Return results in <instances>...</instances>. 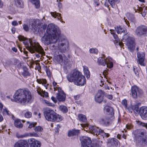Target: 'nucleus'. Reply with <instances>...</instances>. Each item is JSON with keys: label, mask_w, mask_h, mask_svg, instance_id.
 Wrapping results in <instances>:
<instances>
[{"label": "nucleus", "mask_w": 147, "mask_h": 147, "mask_svg": "<svg viewBox=\"0 0 147 147\" xmlns=\"http://www.w3.org/2000/svg\"><path fill=\"white\" fill-rule=\"evenodd\" d=\"M136 122L138 124L146 127L147 129V123H144L139 121H136Z\"/></svg>", "instance_id": "a19ab883"}, {"label": "nucleus", "mask_w": 147, "mask_h": 147, "mask_svg": "<svg viewBox=\"0 0 147 147\" xmlns=\"http://www.w3.org/2000/svg\"><path fill=\"white\" fill-rule=\"evenodd\" d=\"M139 103H136V104H135L134 105H133L132 107V109L133 110H139V107L138 106Z\"/></svg>", "instance_id": "79ce46f5"}, {"label": "nucleus", "mask_w": 147, "mask_h": 147, "mask_svg": "<svg viewBox=\"0 0 147 147\" xmlns=\"http://www.w3.org/2000/svg\"><path fill=\"white\" fill-rule=\"evenodd\" d=\"M12 24L13 26H16L18 25V24L16 21H14L12 22Z\"/></svg>", "instance_id": "bf43d9fd"}, {"label": "nucleus", "mask_w": 147, "mask_h": 147, "mask_svg": "<svg viewBox=\"0 0 147 147\" xmlns=\"http://www.w3.org/2000/svg\"><path fill=\"white\" fill-rule=\"evenodd\" d=\"M137 113H140L142 119L144 120L147 119V111H136Z\"/></svg>", "instance_id": "bb28decb"}, {"label": "nucleus", "mask_w": 147, "mask_h": 147, "mask_svg": "<svg viewBox=\"0 0 147 147\" xmlns=\"http://www.w3.org/2000/svg\"><path fill=\"white\" fill-rule=\"evenodd\" d=\"M126 127L127 129L130 130L133 128V126L131 124H128L126 125Z\"/></svg>", "instance_id": "5fc2aeb1"}, {"label": "nucleus", "mask_w": 147, "mask_h": 147, "mask_svg": "<svg viewBox=\"0 0 147 147\" xmlns=\"http://www.w3.org/2000/svg\"><path fill=\"white\" fill-rule=\"evenodd\" d=\"M51 14L53 17L55 18H57L59 20H60L62 18L61 14L58 13H57L56 11L51 12Z\"/></svg>", "instance_id": "7c9ffc66"}, {"label": "nucleus", "mask_w": 147, "mask_h": 147, "mask_svg": "<svg viewBox=\"0 0 147 147\" xmlns=\"http://www.w3.org/2000/svg\"><path fill=\"white\" fill-rule=\"evenodd\" d=\"M133 134L136 142H139L142 139L145 138L144 136L146 134V131L144 129H137L134 131Z\"/></svg>", "instance_id": "6e6552de"}, {"label": "nucleus", "mask_w": 147, "mask_h": 147, "mask_svg": "<svg viewBox=\"0 0 147 147\" xmlns=\"http://www.w3.org/2000/svg\"><path fill=\"white\" fill-rule=\"evenodd\" d=\"M14 125L16 127L19 129L22 128L23 126L21 120L19 119H17L14 121Z\"/></svg>", "instance_id": "393cba45"}, {"label": "nucleus", "mask_w": 147, "mask_h": 147, "mask_svg": "<svg viewBox=\"0 0 147 147\" xmlns=\"http://www.w3.org/2000/svg\"><path fill=\"white\" fill-rule=\"evenodd\" d=\"M139 110H147V107L146 106H143L140 108Z\"/></svg>", "instance_id": "680f3d73"}, {"label": "nucleus", "mask_w": 147, "mask_h": 147, "mask_svg": "<svg viewBox=\"0 0 147 147\" xmlns=\"http://www.w3.org/2000/svg\"><path fill=\"white\" fill-rule=\"evenodd\" d=\"M74 84L80 86H82L86 83L85 78L84 76L81 75L77 79L74 81Z\"/></svg>", "instance_id": "2eb2a0df"}, {"label": "nucleus", "mask_w": 147, "mask_h": 147, "mask_svg": "<svg viewBox=\"0 0 147 147\" xmlns=\"http://www.w3.org/2000/svg\"><path fill=\"white\" fill-rule=\"evenodd\" d=\"M32 26L33 28H34V26L36 27V26H39L40 25V23L39 20L38 19H36V20H34L32 22Z\"/></svg>", "instance_id": "e433bc0d"}, {"label": "nucleus", "mask_w": 147, "mask_h": 147, "mask_svg": "<svg viewBox=\"0 0 147 147\" xmlns=\"http://www.w3.org/2000/svg\"><path fill=\"white\" fill-rule=\"evenodd\" d=\"M30 142V147H40L41 146L40 142L34 139H31Z\"/></svg>", "instance_id": "412c9836"}, {"label": "nucleus", "mask_w": 147, "mask_h": 147, "mask_svg": "<svg viewBox=\"0 0 147 147\" xmlns=\"http://www.w3.org/2000/svg\"><path fill=\"white\" fill-rule=\"evenodd\" d=\"M58 93H57L56 98L59 101H64L65 100V95L60 88H58Z\"/></svg>", "instance_id": "f3484780"}, {"label": "nucleus", "mask_w": 147, "mask_h": 147, "mask_svg": "<svg viewBox=\"0 0 147 147\" xmlns=\"http://www.w3.org/2000/svg\"><path fill=\"white\" fill-rule=\"evenodd\" d=\"M23 28L24 30L26 31H27L28 30L29 28L27 25H26L25 24L23 25Z\"/></svg>", "instance_id": "6e6d98bb"}, {"label": "nucleus", "mask_w": 147, "mask_h": 147, "mask_svg": "<svg viewBox=\"0 0 147 147\" xmlns=\"http://www.w3.org/2000/svg\"><path fill=\"white\" fill-rule=\"evenodd\" d=\"M137 62L141 65L145 66V54L144 53L138 52L137 54Z\"/></svg>", "instance_id": "ddd939ff"}, {"label": "nucleus", "mask_w": 147, "mask_h": 147, "mask_svg": "<svg viewBox=\"0 0 147 147\" xmlns=\"http://www.w3.org/2000/svg\"><path fill=\"white\" fill-rule=\"evenodd\" d=\"M107 62L106 65L107 67L109 68H111L113 66V64L112 62V59L110 57H108L107 58Z\"/></svg>", "instance_id": "cd10ccee"}, {"label": "nucleus", "mask_w": 147, "mask_h": 147, "mask_svg": "<svg viewBox=\"0 0 147 147\" xmlns=\"http://www.w3.org/2000/svg\"><path fill=\"white\" fill-rule=\"evenodd\" d=\"M59 109L61 110H68L67 107L64 105H61L59 107Z\"/></svg>", "instance_id": "8fccbe9b"}, {"label": "nucleus", "mask_w": 147, "mask_h": 147, "mask_svg": "<svg viewBox=\"0 0 147 147\" xmlns=\"http://www.w3.org/2000/svg\"><path fill=\"white\" fill-rule=\"evenodd\" d=\"M122 104L124 106V107L125 108V109L126 110L129 109V108H128L127 107V100L126 99H124L122 101Z\"/></svg>", "instance_id": "37998d69"}, {"label": "nucleus", "mask_w": 147, "mask_h": 147, "mask_svg": "<svg viewBox=\"0 0 147 147\" xmlns=\"http://www.w3.org/2000/svg\"><path fill=\"white\" fill-rule=\"evenodd\" d=\"M122 41H125L126 45L131 51H133L135 49L136 43L134 38L129 36L127 34H124L123 36Z\"/></svg>", "instance_id": "423d86ee"}, {"label": "nucleus", "mask_w": 147, "mask_h": 147, "mask_svg": "<svg viewBox=\"0 0 147 147\" xmlns=\"http://www.w3.org/2000/svg\"><path fill=\"white\" fill-rule=\"evenodd\" d=\"M24 116L26 118H30L32 116L31 112L30 111L26 112L24 114Z\"/></svg>", "instance_id": "c03bdc74"}, {"label": "nucleus", "mask_w": 147, "mask_h": 147, "mask_svg": "<svg viewBox=\"0 0 147 147\" xmlns=\"http://www.w3.org/2000/svg\"><path fill=\"white\" fill-rule=\"evenodd\" d=\"M37 82L40 84H42L43 85L46 89L47 88L48 84H47V81L45 79H37L36 80Z\"/></svg>", "instance_id": "5701e85b"}, {"label": "nucleus", "mask_w": 147, "mask_h": 147, "mask_svg": "<svg viewBox=\"0 0 147 147\" xmlns=\"http://www.w3.org/2000/svg\"><path fill=\"white\" fill-rule=\"evenodd\" d=\"M79 120L82 121L83 122H85L87 121V119L86 116L83 114H80L78 115Z\"/></svg>", "instance_id": "72a5a7b5"}, {"label": "nucleus", "mask_w": 147, "mask_h": 147, "mask_svg": "<svg viewBox=\"0 0 147 147\" xmlns=\"http://www.w3.org/2000/svg\"><path fill=\"white\" fill-rule=\"evenodd\" d=\"M55 59L59 63L62 62L64 60V64L67 66H69V64L70 63V61L66 58L64 54L59 55H57L55 57Z\"/></svg>", "instance_id": "f8f14e48"}, {"label": "nucleus", "mask_w": 147, "mask_h": 147, "mask_svg": "<svg viewBox=\"0 0 147 147\" xmlns=\"http://www.w3.org/2000/svg\"><path fill=\"white\" fill-rule=\"evenodd\" d=\"M81 73L79 71L74 70L71 74L67 76V78L70 82H74L76 81L81 75Z\"/></svg>", "instance_id": "9d476101"}, {"label": "nucleus", "mask_w": 147, "mask_h": 147, "mask_svg": "<svg viewBox=\"0 0 147 147\" xmlns=\"http://www.w3.org/2000/svg\"><path fill=\"white\" fill-rule=\"evenodd\" d=\"M97 62L99 65L105 66L107 63V58H105L104 55L103 57H100L98 59Z\"/></svg>", "instance_id": "4be33fe9"}, {"label": "nucleus", "mask_w": 147, "mask_h": 147, "mask_svg": "<svg viewBox=\"0 0 147 147\" xmlns=\"http://www.w3.org/2000/svg\"><path fill=\"white\" fill-rule=\"evenodd\" d=\"M79 133V130H73L68 132V136H73L78 135Z\"/></svg>", "instance_id": "2f4dec72"}, {"label": "nucleus", "mask_w": 147, "mask_h": 147, "mask_svg": "<svg viewBox=\"0 0 147 147\" xmlns=\"http://www.w3.org/2000/svg\"><path fill=\"white\" fill-rule=\"evenodd\" d=\"M104 113L108 116L106 117H109V118H110V117H113L114 115L113 111H105Z\"/></svg>", "instance_id": "4c0bfd02"}, {"label": "nucleus", "mask_w": 147, "mask_h": 147, "mask_svg": "<svg viewBox=\"0 0 147 147\" xmlns=\"http://www.w3.org/2000/svg\"><path fill=\"white\" fill-rule=\"evenodd\" d=\"M113 107L109 106H106L104 108V110H113Z\"/></svg>", "instance_id": "09e8293b"}, {"label": "nucleus", "mask_w": 147, "mask_h": 147, "mask_svg": "<svg viewBox=\"0 0 147 147\" xmlns=\"http://www.w3.org/2000/svg\"><path fill=\"white\" fill-rule=\"evenodd\" d=\"M58 47L62 52H65L69 50V43L67 40L61 39L58 42Z\"/></svg>", "instance_id": "1a4fd4ad"}, {"label": "nucleus", "mask_w": 147, "mask_h": 147, "mask_svg": "<svg viewBox=\"0 0 147 147\" xmlns=\"http://www.w3.org/2000/svg\"><path fill=\"white\" fill-rule=\"evenodd\" d=\"M144 26L138 27L135 30V34L138 36H141L144 35Z\"/></svg>", "instance_id": "aec40b11"}, {"label": "nucleus", "mask_w": 147, "mask_h": 147, "mask_svg": "<svg viewBox=\"0 0 147 147\" xmlns=\"http://www.w3.org/2000/svg\"><path fill=\"white\" fill-rule=\"evenodd\" d=\"M61 34L58 27L53 24L48 25L44 37L42 38V42L47 45L52 43H55Z\"/></svg>", "instance_id": "f257e3e1"}, {"label": "nucleus", "mask_w": 147, "mask_h": 147, "mask_svg": "<svg viewBox=\"0 0 147 147\" xmlns=\"http://www.w3.org/2000/svg\"><path fill=\"white\" fill-rule=\"evenodd\" d=\"M44 114L46 119L51 121H59L63 119L62 117L54 111H44Z\"/></svg>", "instance_id": "39448f33"}, {"label": "nucleus", "mask_w": 147, "mask_h": 147, "mask_svg": "<svg viewBox=\"0 0 147 147\" xmlns=\"http://www.w3.org/2000/svg\"><path fill=\"white\" fill-rule=\"evenodd\" d=\"M109 2L113 7L115 6V4L116 3H118L119 2V0H108Z\"/></svg>", "instance_id": "ea45409f"}, {"label": "nucleus", "mask_w": 147, "mask_h": 147, "mask_svg": "<svg viewBox=\"0 0 147 147\" xmlns=\"http://www.w3.org/2000/svg\"><path fill=\"white\" fill-rule=\"evenodd\" d=\"M36 122L32 123L29 124L28 128H32V127H34L36 125Z\"/></svg>", "instance_id": "603ef678"}, {"label": "nucleus", "mask_w": 147, "mask_h": 147, "mask_svg": "<svg viewBox=\"0 0 147 147\" xmlns=\"http://www.w3.org/2000/svg\"><path fill=\"white\" fill-rule=\"evenodd\" d=\"M94 3L95 5L98 6L99 4V1L98 0H94Z\"/></svg>", "instance_id": "774afa93"}, {"label": "nucleus", "mask_w": 147, "mask_h": 147, "mask_svg": "<svg viewBox=\"0 0 147 147\" xmlns=\"http://www.w3.org/2000/svg\"><path fill=\"white\" fill-rule=\"evenodd\" d=\"M28 134V136H34L36 137H38V135L37 134L34 132Z\"/></svg>", "instance_id": "49530a36"}, {"label": "nucleus", "mask_w": 147, "mask_h": 147, "mask_svg": "<svg viewBox=\"0 0 147 147\" xmlns=\"http://www.w3.org/2000/svg\"><path fill=\"white\" fill-rule=\"evenodd\" d=\"M51 99L55 103H56L57 102V100L56 99L54 96H52L51 98Z\"/></svg>", "instance_id": "338daca9"}, {"label": "nucleus", "mask_w": 147, "mask_h": 147, "mask_svg": "<svg viewBox=\"0 0 147 147\" xmlns=\"http://www.w3.org/2000/svg\"><path fill=\"white\" fill-rule=\"evenodd\" d=\"M28 144L25 140H22L18 141L15 144L14 147H27Z\"/></svg>", "instance_id": "6ab92c4d"}, {"label": "nucleus", "mask_w": 147, "mask_h": 147, "mask_svg": "<svg viewBox=\"0 0 147 147\" xmlns=\"http://www.w3.org/2000/svg\"><path fill=\"white\" fill-rule=\"evenodd\" d=\"M35 69L38 71H39L41 69V67L39 64L36 65Z\"/></svg>", "instance_id": "e2e57ef3"}, {"label": "nucleus", "mask_w": 147, "mask_h": 147, "mask_svg": "<svg viewBox=\"0 0 147 147\" xmlns=\"http://www.w3.org/2000/svg\"><path fill=\"white\" fill-rule=\"evenodd\" d=\"M106 97L108 99L111 100L113 98V96L112 95H107Z\"/></svg>", "instance_id": "0e129e2a"}, {"label": "nucleus", "mask_w": 147, "mask_h": 147, "mask_svg": "<svg viewBox=\"0 0 147 147\" xmlns=\"http://www.w3.org/2000/svg\"><path fill=\"white\" fill-rule=\"evenodd\" d=\"M32 3L34 4L36 8H38L40 6L39 0H29Z\"/></svg>", "instance_id": "c9c22d12"}, {"label": "nucleus", "mask_w": 147, "mask_h": 147, "mask_svg": "<svg viewBox=\"0 0 147 147\" xmlns=\"http://www.w3.org/2000/svg\"><path fill=\"white\" fill-rule=\"evenodd\" d=\"M53 85L54 87V90H58V86H57V83L55 82H53Z\"/></svg>", "instance_id": "3c124183"}, {"label": "nucleus", "mask_w": 147, "mask_h": 147, "mask_svg": "<svg viewBox=\"0 0 147 147\" xmlns=\"http://www.w3.org/2000/svg\"><path fill=\"white\" fill-rule=\"evenodd\" d=\"M13 97L15 102L24 104L30 103L32 101L31 93L27 89L18 90L16 92Z\"/></svg>", "instance_id": "f03ea898"}, {"label": "nucleus", "mask_w": 147, "mask_h": 147, "mask_svg": "<svg viewBox=\"0 0 147 147\" xmlns=\"http://www.w3.org/2000/svg\"><path fill=\"white\" fill-rule=\"evenodd\" d=\"M109 117H105L101 118L99 122L102 125L105 126H109L111 123V120Z\"/></svg>", "instance_id": "a211bd4d"}, {"label": "nucleus", "mask_w": 147, "mask_h": 147, "mask_svg": "<svg viewBox=\"0 0 147 147\" xmlns=\"http://www.w3.org/2000/svg\"><path fill=\"white\" fill-rule=\"evenodd\" d=\"M42 50H43V51H44V50H43V49H42ZM35 52H37V53H38V54H36V57H38V58H39L40 57V54L41 55H43L45 54V52H44V51H43L44 53H43V54H41V53H40L37 51H35L34 52V53H35Z\"/></svg>", "instance_id": "13d9d810"}, {"label": "nucleus", "mask_w": 147, "mask_h": 147, "mask_svg": "<svg viewBox=\"0 0 147 147\" xmlns=\"http://www.w3.org/2000/svg\"><path fill=\"white\" fill-rule=\"evenodd\" d=\"M36 91L38 94L41 96L46 97L48 96V92L43 90L41 91V88L40 87H38V88H37Z\"/></svg>", "instance_id": "b1692460"}, {"label": "nucleus", "mask_w": 147, "mask_h": 147, "mask_svg": "<svg viewBox=\"0 0 147 147\" xmlns=\"http://www.w3.org/2000/svg\"><path fill=\"white\" fill-rule=\"evenodd\" d=\"M113 36L115 40L117 41H118V38L117 35V34H115L113 35Z\"/></svg>", "instance_id": "69168bd1"}, {"label": "nucleus", "mask_w": 147, "mask_h": 147, "mask_svg": "<svg viewBox=\"0 0 147 147\" xmlns=\"http://www.w3.org/2000/svg\"><path fill=\"white\" fill-rule=\"evenodd\" d=\"M115 30L118 34L126 33L127 32V30L126 29L123 28L120 26L117 27L115 28Z\"/></svg>", "instance_id": "a878e982"}, {"label": "nucleus", "mask_w": 147, "mask_h": 147, "mask_svg": "<svg viewBox=\"0 0 147 147\" xmlns=\"http://www.w3.org/2000/svg\"><path fill=\"white\" fill-rule=\"evenodd\" d=\"M138 8L137 9H136L135 8H134V10L135 12H137V11H138L139 12H141V11H142L143 9H142V7H139L138 6Z\"/></svg>", "instance_id": "4d7b16f0"}, {"label": "nucleus", "mask_w": 147, "mask_h": 147, "mask_svg": "<svg viewBox=\"0 0 147 147\" xmlns=\"http://www.w3.org/2000/svg\"><path fill=\"white\" fill-rule=\"evenodd\" d=\"M28 134H25L22 135L20 134L17 133L16 134V136L18 138H23L28 136Z\"/></svg>", "instance_id": "58836bf2"}, {"label": "nucleus", "mask_w": 147, "mask_h": 147, "mask_svg": "<svg viewBox=\"0 0 147 147\" xmlns=\"http://www.w3.org/2000/svg\"><path fill=\"white\" fill-rule=\"evenodd\" d=\"M144 35L147 36V27L144 26Z\"/></svg>", "instance_id": "864d4df0"}, {"label": "nucleus", "mask_w": 147, "mask_h": 147, "mask_svg": "<svg viewBox=\"0 0 147 147\" xmlns=\"http://www.w3.org/2000/svg\"><path fill=\"white\" fill-rule=\"evenodd\" d=\"M3 105L1 103H0V110H2V109H3V110H7V109L5 107L3 109Z\"/></svg>", "instance_id": "052dcab7"}, {"label": "nucleus", "mask_w": 147, "mask_h": 147, "mask_svg": "<svg viewBox=\"0 0 147 147\" xmlns=\"http://www.w3.org/2000/svg\"><path fill=\"white\" fill-rule=\"evenodd\" d=\"M16 6L21 8L23 7V3L22 0H14Z\"/></svg>", "instance_id": "c756f323"}, {"label": "nucleus", "mask_w": 147, "mask_h": 147, "mask_svg": "<svg viewBox=\"0 0 147 147\" xmlns=\"http://www.w3.org/2000/svg\"><path fill=\"white\" fill-rule=\"evenodd\" d=\"M35 131H41L43 130V128L40 126L36 127L34 129Z\"/></svg>", "instance_id": "de8ad7c7"}, {"label": "nucleus", "mask_w": 147, "mask_h": 147, "mask_svg": "<svg viewBox=\"0 0 147 147\" xmlns=\"http://www.w3.org/2000/svg\"><path fill=\"white\" fill-rule=\"evenodd\" d=\"M139 142H136V143L140 144L144 147H147V140L145 138L142 139Z\"/></svg>", "instance_id": "f704fd0d"}, {"label": "nucleus", "mask_w": 147, "mask_h": 147, "mask_svg": "<svg viewBox=\"0 0 147 147\" xmlns=\"http://www.w3.org/2000/svg\"><path fill=\"white\" fill-rule=\"evenodd\" d=\"M83 67L84 74L86 76L87 78H89L90 77V74L88 68L86 66H84Z\"/></svg>", "instance_id": "473e14b6"}, {"label": "nucleus", "mask_w": 147, "mask_h": 147, "mask_svg": "<svg viewBox=\"0 0 147 147\" xmlns=\"http://www.w3.org/2000/svg\"><path fill=\"white\" fill-rule=\"evenodd\" d=\"M104 92L101 90H99L95 97V100L98 103H100L103 100Z\"/></svg>", "instance_id": "4468645a"}, {"label": "nucleus", "mask_w": 147, "mask_h": 147, "mask_svg": "<svg viewBox=\"0 0 147 147\" xmlns=\"http://www.w3.org/2000/svg\"><path fill=\"white\" fill-rule=\"evenodd\" d=\"M89 51L91 53L97 54L98 53V50L96 49H90Z\"/></svg>", "instance_id": "a18cd8bd"}, {"label": "nucleus", "mask_w": 147, "mask_h": 147, "mask_svg": "<svg viewBox=\"0 0 147 147\" xmlns=\"http://www.w3.org/2000/svg\"><path fill=\"white\" fill-rule=\"evenodd\" d=\"M131 90L132 96L134 98H136L137 96H140L143 93L142 91L136 86L131 87Z\"/></svg>", "instance_id": "9b49d317"}, {"label": "nucleus", "mask_w": 147, "mask_h": 147, "mask_svg": "<svg viewBox=\"0 0 147 147\" xmlns=\"http://www.w3.org/2000/svg\"><path fill=\"white\" fill-rule=\"evenodd\" d=\"M108 145L109 147H119V142L116 139L112 138L108 140Z\"/></svg>", "instance_id": "dca6fc26"}, {"label": "nucleus", "mask_w": 147, "mask_h": 147, "mask_svg": "<svg viewBox=\"0 0 147 147\" xmlns=\"http://www.w3.org/2000/svg\"><path fill=\"white\" fill-rule=\"evenodd\" d=\"M23 71L22 72V74L24 76L26 77L30 75V74L28 71V69L26 67H23Z\"/></svg>", "instance_id": "c85d7f7f"}, {"label": "nucleus", "mask_w": 147, "mask_h": 147, "mask_svg": "<svg viewBox=\"0 0 147 147\" xmlns=\"http://www.w3.org/2000/svg\"><path fill=\"white\" fill-rule=\"evenodd\" d=\"M83 126L84 128L88 127L89 129L88 132L93 134L94 135H95L97 136L98 139L100 138L101 137L104 138L105 136L106 137H108L109 136V134L105 133L103 130L96 126H89L86 124H84Z\"/></svg>", "instance_id": "20e7f679"}, {"label": "nucleus", "mask_w": 147, "mask_h": 147, "mask_svg": "<svg viewBox=\"0 0 147 147\" xmlns=\"http://www.w3.org/2000/svg\"><path fill=\"white\" fill-rule=\"evenodd\" d=\"M18 38L20 41H24L23 43L30 52L34 53L35 51L41 53H43V51L42 47L38 43L32 44L30 40H27L26 38L22 35H19Z\"/></svg>", "instance_id": "7ed1b4c3"}, {"label": "nucleus", "mask_w": 147, "mask_h": 147, "mask_svg": "<svg viewBox=\"0 0 147 147\" xmlns=\"http://www.w3.org/2000/svg\"><path fill=\"white\" fill-rule=\"evenodd\" d=\"M80 140L81 141V147H99L98 144H93L90 138L83 136L80 138Z\"/></svg>", "instance_id": "0eeeda50"}]
</instances>
